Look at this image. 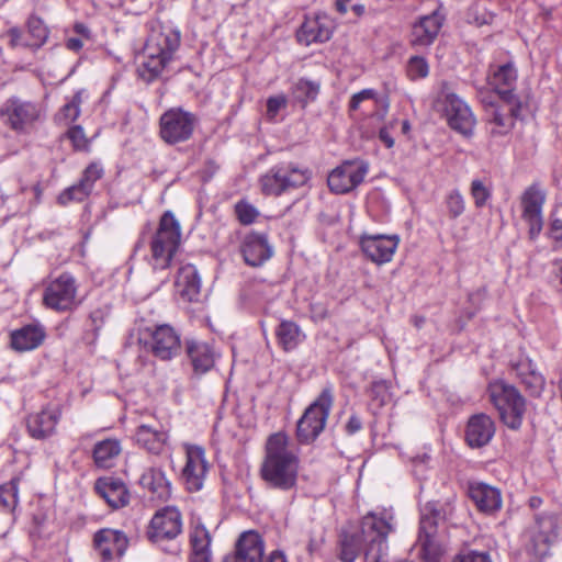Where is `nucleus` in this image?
Returning <instances> with one entry per match:
<instances>
[{
	"label": "nucleus",
	"mask_w": 562,
	"mask_h": 562,
	"mask_svg": "<svg viewBox=\"0 0 562 562\" xmlns=\"http://www.w3.org/2000/svg\"><path fill=\"white\" fill-rule=\"evenodd\" d=\"M379 137L381 139V142L387 147V148H391L393 147L394 145V139L393 137L391 136L389 130L386 127H383L380 130L379 132Z\"/></svg>",
	"instance_id": "55"
},
{
	"label": "nucleus",
	"mask_w": 562,
	"mask_h": 562,
	"mask_svg": "<svg viewBox=\"0 0 562 562\" xmlns=\"http://www.w3.org/2000/svg\"><path fill=\"white\" fill-rule=\"evenodd\" d=\"M546 199V191L538 183L526 188L520 196L521 218L528 225L530 239H536L542 231Z\"/></svg>",
	"instance_id": "12"
},
{
	"label": "nucleus",
	"mask_w": 562,
	"mask_h": 562,
	"mask_svg": "<svg viewBox=\"0 0 562 562\" xmlns=\"http://www.w3.org/2000/svg\"><path fill=\"white\" fill-rule=\"evenodd\" d=\"M520 381L530 394L535 396L540 395L544 386V379L538 371L529 372V374Z\"/></svg>",
	"instance_id": "48"
},
{
	"label": "nucleus",
	"mask_w": 562,
	"mask_h": 562,
	"mask_svg": "<svg viewBox=\"0 0 562 562\" xmlns=\"http://www.w3.org/2000/svg\"><path fill=\"white\" fill-rule=\"evenodd\" d=\"M77 291L76 279L70 273H61L47 284L43 303L46 307L57 312L70 311L79 304Z\"/></svg>",
	"instance_id": "10"
},
{
	"label": "nucleus",
	"mask_w": 562,
	"mask_h": 562,
	"mask_svg": "<svg viewBox=\"0 0 562 562\" xmlns=\"http://www.w3.org/2000/svg\"><path fill=\"white\" fill-rule=\"evenodd\" d=\"M139 484L160 501H167L171 496V483L159 468H147L139 477Z\"/></svg>",
	"instance_id": "33"
},
{
	"label": "nucleus",
	"mask_w": 562,
	"mask_h": 562,
	"mask_svg": "<svg viewBox=\"0 0 562 562\" xmlns=\"http://www.w3.org/2000/svg\"><path fill=\"white\" fill-rule=\"evenodd\" d=\"M450 218L456 220L461 216L465 211V200L458 189L449 191L443 200Z\"/></svg>",
	"instance_id": "43"
},
{
	"label": "nucleus",
	"mask_w": 562,
	"mask_h": 562,
	"mask_svg": "<svg viewBox=\"0 0 562 562\" xmlns=\"http://www.w3.org/2000/svg\"><path fill=\"white\" fill-rule=\"evenodd\" d=\"M122 451L120 440L109 438L94 445L93 460L99 468L109 469L114 464V460Z\"/></svg>",
	"instance_id": "37"
},
{
	"label": "nucleus",
	"mask_w": 562,
	"mask_h": 562,
	"mask_svg": "<svg viewBox=\"0 0 562 562\" xmlns=\"http://www.w3.org/2000/svg\"><path fill=\"white\" fill-rule=\"evenodd\" d=\"M453 562H492V559L486 551L463 549L454 557Z\"/></svg>",
	"instance_id": "47"
},
{
	"label": "nucleus",
	"mask_w": 562,
	"mask_h": 562,
	"mask_svg": "<svg viewBox=\"0 0 562 562\" xmlns=\"http://www.w3.org/2000/svg\"><path fill=\"white\" fill-rule=\"evenodd\" d=\"M333 402V392L329 387H326L305 409L296 425L299 442L304 445L311 443L321 435L325 428Z\"/></svg>",
	"instance_id": "7"
},
{
	"label": "nucleus",
	"mask_w": 562,
	"mask_h": 562,
	"mask_svg": "<svg viewBox=\"0 0 562 562\" xmlns=\"http://www.w3.org/2000/svg\"><path fill=\"white\" fill-rule=\"evenodd\" d=\"M368 171L369 165L363 160L345 161L329 173L328 187L335 193H348L363 181Z\"/></svg>",
	"instance_id": "15"
},
{
	"label": "nucleus",
	"mask_w": 562,
	"mask_h": 562,
	"mask_svg": "<svg viewBox=\"0 0 562 562\" xmlns=\"http://www.w3.org/2000/svg\"><path fill=\"white\" fill-rule=\"evenodd\" d=\"M398 241L396 235H363L360 245L362 251L371 261L382 265L392 260Z\"/></svg>",
	"instance_id": "20"
},
{
	"label": "nucleus",
	"mask_w": 562,
	"mask_h": 562,
	"mask_svg": "<svg viewBox=\"0 0 562 562\" xmlns=\"http://www.w3.org/2000/svg\"><path fill=\"white\" fill-rule=\"evenodd\" d=\"M48 29L36 15H31L26 21V31L12 27L8 31L10 45L14 48H27L36 50L41 48L48 38Z\"/></svg>",
	"instance_id": "16"
},
{
	"label": "nucleus",
	"mask_w": 562,
	"mask_h": 562,
	"mask_svg": "<svg viewBox=\"0 0 562 562\" xmlns=\"http://www.w3.org/2000/svg\"><path fill=\"white\" fill-rule=\"evenodd\" d=\"M406 74L413 81L426 78L429 75L428 61L422 56H412L406 65Z\"/></svg>",
	"instance_id": "44"
},
{
	"label": "nucleus",
	"mask_w": 562,
	"mask_h": 562,
	"mask_svg": "<svg viewBox=\"0 0 562 562\" xmlns=\"http://www.w3.org/2000/svg\"><path fill=\"white\" fill-rule=\"evenodd\" d=\"M181 244V227L175 215L167 211L150 241L149 263L155 270L167 269Z\"/></svg>",
	"instance_id": "4"
},
{
	"label": "nucleus",
	"mask_w": 562,
	"mask_h": 562,
	"mask_svg": "<svg viewBox=\"0 0 562 562\" xmlns=\"http://www.w3.org/2000/svg\"><path fill=\"white\" fill-rule=\"evenodd\" d=\"M438 517V512L430 504L422 509L418 543L424 551H429L432 548L434 538L437 533Z\"/></svg>",
	"instance_id": "35"
},
{
	"label": "nucleus",
	"mask_w": 562,
	"mask_h": 562,
	"mask_svg": "<svg viewBox=\"0 0 562 562\" xmlns=\"http://www.w3.org/2000/svg\"><path fill=\"white\" fill-rule=\"evenodd\" d=\"M517 80V70L508 63L499 66L488 78L491 87L506 101L512 99V88Z\"/></svg>",
	"instance_id": "36"
},
{
	"label": "nucleus",
	"mask_w": 562,
	"mask_h": 562,
	"mask_svg": "<svg viewBox=\"0 0 562 562\" xmlns=\"http://www.w3.org/2000/svg\"><path fill=\"white\" fill-rule=\"evenodd\" d=\"M67 137L70 139L72 146L77 150H86L89 146V139L86 137L83 128L80 125L70 127L67 132Z\"/></svg>",
	"instance_id": "49"
},
{
	"label": "nucleus",
	"mask_w": 562,
	"mask_h": 562,
	"mask_svg": "<svg viewBox=\"0 0 562 562\" xmlns=\"http://www.w3.org/2000/svg\"><path fill=\"white\" fill-rule=\"evenodd\" d=\"M490 400L499 413L502 422L510 429H518L522 424L526 402L518 390L502 380L488 385Z\"/></svg>",
	"instance_id": "5"
},
{
	"label": "nucleus",
	"mask_w": 562,
	"mask_h": 562,
	"mask_svg": "<svg viewBox=\"0 0 562 562\" xmlns=\"http://www.w3.org/2000/svg\"><path fill=\"white\" fill-rule=\"evenodd\" d=\"M299 468V453L288 435H270L260 467V476L265 483L271 488L291 491L296 486Z\"/></svg>",
	"instance_id": "2"
},
{
	"label": "nucleus",
	"mask_w": 562,
	"mask_h": 562,
	"mask_svg": "<svg viewBox=\"0 0 562 562\" xmlns=\"http://www.w3.org/2000/svg\"><path fill=\"white\" fill-rule=\"evenodd\" d=\"M176 288L183 300L188 302H195L199 300L201 279L194 266L186 265L179 269L176 279Z\"/></svg>",
	"instance_id": "32"
},
{
	"label": "nucleus",
	"mask_w": 562,
	"mask_h": 562,
	"mask_svg": "<svg viewBox=\"0 0 562 562\" xmlns=\"http://www.w3.org/2000/svg\"><path fill=\"white\" fill-rule=\"evenodd\" d=\"M288 105V99L284 94H278L270 97L267 100V117L269 120H274L278 113L285 109Z\"/></svg>",
	"instance_id": "50"
},
{
	"label": "nucleus",
	"mask_w": 562,
	"mask_h": 562,
	"mask_svg": "<svg viewBox=\"0 0 562 562\" xmlns=\"http://www.w3.org/2000/svg\"><path fill=\"white\" fill-rule=\"evenodd\" d=\"M385 390H386L385 383L382 381L374 382L372 385V392H374V393H378L379 391H385Z\"/></svg>",
	"instance_id": "61"
},
{
	"label": "nucleus",
	"mask_w": 562,
	"mask_h": 562,
	"mask_svg": "<svg viewBox=\"0 0 562 562\" xmlns=\"http://www.w3.org/2000/svg\"><path fill=\"white\" fill-rule=\"evenodd\" d=\"M392 529L391 515L367 514L361 519L358 531L341 536L340 561L355 562L360 552L363 551L364 562H387L386 538Z\"/></svg>",
	"instance_id": "1"
},
{
	"label": "nucleus",
	"mask_w": 562,
	"mask_h": 562,
	"mask_svg": "<svg viewBox=\"0 0 562 562\" xmlns=\"http://www.w3.org/2000/svg\"><path fill=\"white\" fill-rule=\"evenodd\" d=\"M186 457L187 461L182 471L186 486L190 492H198L203 487L209 470L205 451L200 446L186 445Z\"/></svg>",
	"instance_id": "17"
},
{
	"label": "nucleus",
	"mask_w": 562,
	"mask_h": 562,
	"mask_svg": "<svg viewBox=\"0 0 562 562\" xmlns=\"http://www.w3.org/2000/svg\"><path fill=\"white\" fill-rule=\"evenodd\" d=\"M265 552L261 536L254 530L244 531L237 539L232 553L244 562H260Z\"/></svg>",
	"instance_id": "29"
},
{
	"label": "nucleus",
	"mask_w": 562,
	"mask_h": 562,
	"mask_svg": "<svg viewBox=\"0 0 562 562\" xmlns=\"http://www.w3.org/2000/svg\"><path fill=\"white\" fill-rule=\"evenodd\" d=\"M19 479H12L10 482L0 486V507L3 512L11 513L19 503Z\"/></svg>",
	"instance_id": "41"
},
{
	"label": "nucleus",
	"mask_w": 562,
	"mask_h": 562,
	"mask_svg": "<svg viewBox=\"0 0 562 562\" xmlns=\"http://www.w3.org/2000/svg\"><path fill=\"white\" fill-rule=\"evenodd\" d=\"M195 117L180 108L166 111L160 117V136L168 144L189 139L193 133Z\"/></svg>",
	"instance_id": "13"
},
{
	"label": "nucleus",
	"mask_w": 562,
	"mask_h": 562,
	"mask_svg": "<svg viewBox=\"0 0 562 562\" xmlns=\"http://www.w3.org/2000/svg\"><path fill=\"white\" fill-rule=\"evenodd\" d=\"M235 212L239 222L244 225H249L258 217V210L248 202H238L235 206Z\"/></svg>",
	"instance_id": "46"
},
{
	"label": "nucleus",
	"mask_w": 562,
	"mask_h": 562,
	"mask_svg": "<svg viewBox=\"0 0 562 562\" xmlns=\"http://www.w3.org/2000/svg\"><path fill=\"white\" fill-rule=\"evenodd\" d=\"M134 437L139 447L153 454H161L168 440L165 431L144 424L137 427Z\"/></svg>",
	"instance_id": "34"
},
{
	"label": "nucleus",
	"mask_w": 562,
	"mask_h": 562,
	"mask_svg": "<svg viewBox=\"0 0 562 562\" xmlns=\"http://www.w3.org/2000/svg\"><path fill=\"white\" fill-rule=\"evenodd\" d=\"M276 335L279 345L285 351L294 350L305 338L299 325L291 321H282L276 330Z\"/></svg>",
	"instance_id": "38"
},
{
	"label": "nucleus",
	"mask_w": 562,
	"mask_h": 562,
	"mask_svg": "<svg viewBox=\"0 0 562 562\" xmlns=\"http://www.w3.org/2000/svg\"><path fill=\"white\" fill-rule=\"evenodd\" d=\"M550 233L553 239L562 240V220L552 221Z\"/></svg>",
	"instance_id": "54"
},
{
	"label": "nucleus",
	"mask_w": 562,
	"mask_h": 562,
	"mask_svg": "<svg viewBox=\"0 0 562 562\" xmlns=\"http://www.w3.org/2000/svg\"><path fill=\"white\" fill-rule=\"evenodd\" d=\"M102 175L103 169L101 166L98 164L89 165L85 169L80 181L60 193L58 196L59 203L67 204L70 201H82L91 193L94 182L99 180Z\"/></svg>",
	"instance_id": "27"
},
{
	"label": "nucleus",
	"mask_w": 562,
	"mask_h": 562,
	"mask_svg": "<svg viewBox=\"0 0 562 562\" xmlns=\"http://www.w3.org/2000/svg\"><path fill=\"white\" fill-rule=\"evenodd\" d=\"M45 337V328L42 325L29 324L12 331L11 346L16 351H31L40 347Z\"/></svg>",
	"instance_id": "30"
},
{
	"label": "nucleus",
	"mask_w": 562,
	"mask_h": 562,
	"mask_svg": "<svg viewBox=\"0 0 562 562\" xmlns=\"http://www.w3.org/2000/svg\"><path fill=\"white\" fill-rule=\"evenodd\" d=\"M40 117L38 104L16 95L0 105V121L16 134H29Z\"/></svg>",
	"instance_id": "8"
},
{
	"label": "nucleus",
	"mask_w": 562,
	"mask_h": 562,
	"mask_svg": "<svg viewBox=\"0 0 562 562\" xmlns=\"http://www.w3.org/2000/svg\"><path fill=\"white\" fill-rule=\"evenodd\" d=\"M94 490L113 509L122 508L130 502V493L126 485L121 480L113 476L98 479L94 484Z\"/></svg>",
	"instance_id": "25"
},
{
	"label": "nucleus",
	"mask_w": 562,
	"mask_h": 562,
	"mask_svg": "<svg viewBox=\"0 0 562 562\" xmlns=\"http://www.w3.org/2000/svg\"><path fill=\"white\" fill-rule=\"evenodd\" d=\"M333 20L324 12L307 15L297 31V41L306 46L313 43H324L331 36Z\"/></svg>",
	"instance_id": "18"
},
{
	"label": "nucleus",
	"mask_w": 562,
	"mask_h": 562,
	"mask_svg": "<svg viewBox=\"0 0 562 562\" xmlns=\"http://www.w3.org/2000/svg\"><path fill=\"white\" fill-rule=\"evenodd\" d=\"M351 0H336V9L340 13H346L349 9Z\"/></svg>",
	"instance_id": "57"
},
{
	"label": "nucleus",
	"mask_w": 562,
	"mask_h": 562,
	"mask_svg": "<svg viewBox=\"0 0 562 562\" xmlns=\"http://www.w3.org/2000/svg\"><path fill=\"white\" fill-rule=\"evenodd\" d=\"M187 352L194 373L204 374L214 367L217 353L210 344L198 340L188 341Z\"/></svg>",
	"instance_id": "31"
},
{
	"label": "nucleus",
	"mask_w": 562,
	"mask_h": 562,
	"mask_svg": "<svg viewBox=\"0 0 562 562\" xmlns=\"http://www.w3.org/2000/svg\"><path fill=\"white\" fill-rule=\"evenodd\" d=\"M495 435V424L485 414H477L469 419L465 440L469 446L480 448L487 445Z\"/></svg>",
	"instance_id": "28"
},
{
	"label": "nucleus",
	"mask_w": 562,
	"mask_h": 562,
	"mask_svg": "<svg viewBox=\"0 0 562 562\" xmlns=\"http://www.w3.org/2000/svg\"><path fill=\"white\" fill-rule=\"evenodd\" d=\"M191 562H211V555L192 557Z\"/></svg>",
	"instance_id": "62"
},
{
	"label": "nucleus",
	"mask_w": 562,
	"mask_h": 562,
	"mask_svg": "<svg viewBox=\"0 0 562 562\" xmlns=\"http://www.w3.org/2000/svg\"><path fill=\"white\" fill-rule=\"evenodd\" d=\"M180 32L172 27L153 30L144 46L137 74L145 82L159 78L180 46Z\"/></svg>",
	"instance_id": "3"
},
{
	"label": "nucleus",
	"mask_w": 562,
	"mask_h": 562,
	"mask_svg": "<svg viewBox=\"0 0 562 562\" xmlns=\"http://www.w3.org/2000/svg\"><path fill=\"white\" fill-rule=\"evenodd\" d=\"M83 92V90L77 91L71 99L63 105L56 115V120L59 123L69 124L78 119Z\"/></svg>",
	"instance_id": "40"
},
{
	"label": "nucleus",
	"mask_w": 562,
	"mask_h": 562,
	"mask_svg": "<svg viewBox=\"0 0 562 562\" xmlns=\"http://www.w3.org/2000/svg\"><path fill=\"white\" fill-rule=\"evenodd\" d=\"M493 122L497 125V126H501V127H506L507 124L505 122V119L503 117L502 114H499L498 112H494L493 114Z\"/></svg>",
	"instance_id": "59"
},
{
	"label": "nucleus",
	"mask_w": 562,
	"mask_h": 562,
	"mask_svg": "<svg viewBox=\"0 0 562 562\" xmlns=\"http://www.w3.org/2000/svg\"><path fill=\"white\" fill-rule=\"evenodd\" d=\"M240 252L248 266L260 267L272 257L273 247L266 234L250 232L243 238Z\"/></svg>",
	"instance_id": "21"
},
{
	"label": "nucleus",
	"mask_w": 562,
	"mask_h": 562,
	"mask_svg": "<svg viewBox=\"0 0 562 562\" xmlns=\"http://www.w3.org/2000/svg\"><path fill=\"white\" fill-rule=\"evenodd\" d=\"M75 30L77 33L88 36V29L83 24H76Z\"/></svg>",
	"instance_id": "63"
},
{
	"label": "nucleus",
	"mask_w": 562,
	"mask_h": 562,
	"mask_svg": "<svg viewBox=\"0 0 562 562\" xmlns=\"http://www.w3.org/2000/svg\"><path fill=\"white\" fill-rule=\"evenodd\" d=\"M443 18L438 12L422 16L412 27L411 44L427 47L434 43L442 26Z\"/></svg>",
	"instance_id": "26"
},
{
	"label": "nucleus",
	"mask_w": 562,
	"mask_h": 562,
	"mask_svg": "<svg viewBox=\"0 0 562 562\" xmlns=\"http://www.w3.org/2000/svg\"><path fill=\"white\" fill-rule=\"evenodd\" d=\"M470 193L476 207L485 205L486 201L491 198L490 189L479 179L471 182Z\"/></svg>",
	"instance_id": "45"
},
{
	"label": "nucleus",
	"mask_w": 562,
	"mask_h": 562,
	"mask_svg": "<svg viewBox=\"0 0 562 562\" xmlns=\"http://www.w3.org/2000/svg\"><path fill=\"white\" fill-rule=\"evenodd\" d=\"M445 112L451 128L463 135L472 133L475 119L470 108L454 93L445 97Z\"/></svg>",
	"instance_id": "22"
},
{
	"label": "nucleus",
	"mask_w": 562,
	"mask_h": 562,
	"mask_svg": "<svg viewBox=\"0 0 562 562\" xmlns=\"http://www.w3.org/2000/svg\"><path fill=\"white\" fill-rule=\"evenodd\" d=\"M146 331L149 338L145 344L154 357L161 361H169L180 355L181 339L173 327L162 324Z\"/></svg>",
	"instance_id": "14"
},
{
	"label": "nucleus",
	"mask_w": 562,
	"mask_h": 562,
	"mask_svg": "<svg viewBox=\"0 0 562 562\" xmlns=\"http://www.w3.org/2000/svg\"><path fill=\"white\" fill-rule=\"evenodd\" d=\"M524 537L527 552L538 560L544 559L558 540L555 518L549 515L537 516Z\"/></svg>",
	"instance_id": "9"
},
{
	"label": "nucleus",
	"mask_w": 562,
	"mask_h": 562,
	"mask_svg": "<svg viewBox=\"0 0 562 562\" xmlns=\"http://www.w3.org/2000/svg\"><path fill=\"white\" fill-rule=\"evenodd\" d=\"M183 521L180 510L176 506H166L158 509L151 517L146 536L153 543L173 540L182 532Z\"/></svg>",
	"instance_id": "11"
},
{
	"label": "nucleus",
	"mask_w": 562,
	"mask_h": 562,
	"mask_svg": "<svg viewBox=\"0 0 562 562\" xmlns=\"http://www.w3.org/2000/svg\"><path fill=\"white\" fill-rule=\"evenodd\" d=\"M93 546L104 561H110L125 553L128 539L121 530L103 528L94 533Z\"/></svg>",
	"instance_id": "19"
},
{
	"label": "nucleus",
	"mask_w": 562,
	"mask_h": 562,
	"mask_svg": "<svg viewBox=\"0 0 562 562\" xmlns=\"http://www.w3.org/2000/svg\"><path fill=\"white\" fill-rule=\"evenodd\" d=\"M268 562H286V559L283 553L274 551L270 554Z\"/></svg>",
	"instance_id": "58"
},
{
	"label": "nucleus",
	"mask_w": 562,
	"mask_h": 562,
	"mask_svg": "<svg viewBox=\"0 0 562 562\" xmlns=\"http://www.w3.org/2000/svg\"><path fill=\"white\" fill-rule=\"evenodd\" d=\"M514 371L516 372L517 378L522 380L526 378L529 372L537 371L533 363L529 359H520L517 363L513 367Z\"/></svg>",
	"instance_id": "52"
},
{
	"label": "nucleus",
	"mask_w": 562,
	"mask_h": 562,
	"mask_svg": "<svg viewBox=\"0 0 562 562\" xmlns=\"http://www.w3.org/2000/svg\"><path fill=\"white\" fill-rule=\"evenodd\" d=\"M361 420L357 416H351L346 425V430L349 435H353L361 429Z\"/></svg>",
	"instance_id": "53"
},
{
	"label": "nucleus",
	"mask_w": 562,
	"mask_h": 562,
	"mask_svg": "<svg viewBox=\"0 0 562 562\" xmlns=\"http://www.w3.org/2000/svg\"><path fill=\"white\" fill-rule=\"evenodd\" d=\"M190 541L192 546V557L211 555V536L204 526H194L190 533Z\"/></svg>",
	"instance_id": "39"
},
{
	"label": "nucleus",
	"mask_w": 562,
	"mask_h": 562,
	"mask_svg": "<svg viewBox=\"0 0 562 562\" xmlns=\"http://www.w3.org/2000/svg\"><path fill=\"white\" fill-rule=\"evenodd\" d=\"M554 266L557 267L558 269V278L560 279V282L562 283V260H555L554 261Z\"/></svg>",
	"instance_id": "64"
},
{
	"label": "nucleus",
	"mask_w": 562,
	"mask_h": 562,
	"mask_svg": "<svg viewBox=\"0 0 562 562\" xmlns=\"http://www.w3.org/2000/svg\"><path fill=\"white\" fill-rule=\"evenodd\" d=\"M67 47L72 50H79L82 47V41L76 37L68 38Z\"/></svg>",
	"instance_id": "56"
},
{
	"label": "nucleus",
	"mask_w": 562,
	"mask_h": 562,
	"mask_svg": "<svg viewBox=\"0 0 562 562\" xmlns=\"http://www.w3.org/2000/svg\"><path fill=\"white\" fill-rule=\"evenodd\" d=\"M319 87V82L300 79L293 87V95L297 101L306 104L317 98Z\"/></svg>",
	"instance_id": "42"
},
{
	"label": "nucleus",
	"mask_w": 562,
	"mask_h": 562,
	"mask_svg": "<svg viewBox=\"0 0 562 562\" xmlns=\"http://www.w3.org/2000/svg\"><path fill=\"white\" fill-rule=\"evenodd\" d=\"M376 97V91L374 89H363L355 94H352L349 102V110L357 111L360 109L361 103L364 101L374 100Z\"/></svg>",
	"instance_id": "51"
},
{
	"label": "nucleus",
	"mask_w": 562,
	"mask_h": 562,
	"mask_svg": "<svg viewBox=\"0 0 562 562\" xmlns=\"http://www.w3.org/2000/svg\"><path fill=\"white\" fill-rule=\"evenodd\" d=\"M434 550H435V547H434V546H432V548H431L429 551H424V550L422 549V551H423V553H424L425 562H438V561H437V558H436L435 555L430 557V555H431V553L434 552Z\"/></svg>",
	"instance_id": "60"
},
{
	"label": "nucleus",
	"mask_w": 562,
	"mask_h": 562,
	"mask_svg": "<svg viewBox=\"0 0 562 562\" xmlns=\"http://www.w3.org/2000/svg\"><path fill=\"white\" fill-rule=\"evenodd\" d=\"M311 177L312 172L308 168L294 162H285L272 167L261 176L260 186L265 194L277 196L305 186Z\"/></svg>",
	"instance_id": "6"
},
{
	"label": "nucleus",
	"mask_w": 562,
	"mask_h": 562,
	"mask_svg": "<svg viewBox=\"0 0 562 562\" xmlns=\"http://www.w3.org/2000/svg\"><path fill=\"white\" fill-rule=\"evenodd\" d=\"M469 497L476 508L486 515H493L502 508L503 498L501 491L483 482L469 484Z\"/></svg>",
	"instance_id": "24"
},
{
	"label": "nucleus",
	"mask_w": 562,
	"mask_h": 562,
	"mask_svg": "<svg viewBox=\"0 0 562 562\" xmlns=\"http://www.w3.org/2000/svg\"><path fill=\"white\" fill-rule=\"evenodd\" d=\"M61 417L59 406H48L41 412L32 414L26 419L30 436L34 439H46L55 434L56 426Z\"/></svg>",
	"instance_id": "23"
}]
</instances>
